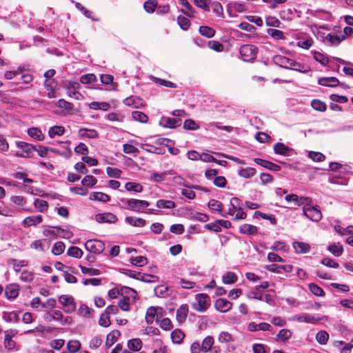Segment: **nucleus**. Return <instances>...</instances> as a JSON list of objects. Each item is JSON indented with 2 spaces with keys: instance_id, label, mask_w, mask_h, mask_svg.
<instances>
[{
  "instance_id": "f257e3e1",
  "label": "nucleus",
  "mask_w": 353,
  "mask_h": 353,
  "mask_svg": "<svg viewBox=\"0 0 353 353\" xmlns=\"http://www.w3.org/2000/svg\"><path fill=\"white\" fill-rule=\"evenodd\" d=\"M121 202L126 204L123 208L134 211L138 213L152 214L153 210L147 208L150 205V202L145 200L136 199H121Z\"/></svg>"
},
{
  "instance_id": "f03ea898",
  "label": "nucleus",
  "mask_w": 353,
  "mask_h": 353,
  "mask_svg": "<svg viewBox=\"0 0 353 353\" xmlns=\"http://www.w3.org/2000/svg\"><path fill=\"white\" fill-rule=\"evenodd\" d=\"M273 61L276 64L285 69H292L303 73H307L311 70L309 67L304 69L305 67L300 63L282 55H276L274 57Z\"/></svg>"
},
{
  "instance_id": "7ed1b4c3",
  "label": "nucleus",
  "mask_w": 353,
  "mask_h": 353,
  "mask_svg": "<svg viewBox=\"0 0 353 353\" xmlns=\"http://www.w3.org/2000/svg\"><path fill=\"white\" fill-rule=\"evenodd\" d=\"M196 303L192 304V307L200 312H204L210 305V298L207 294H197L195 296Z\"/></svg>"
},
{
  "instance_id": "20e7f679",
  "label": "nucleus",
  "mask_w": 353,
  "mask_h": 353,
  "mask_svg": "<svg viewBox=\"0 0 353 353\" xmlns=\"http://www.w3.org/2000/svg\"><path fill=\"white\" fill-rule=\"evenodd\" d=\"M257 52V47L251 44H244L239 50L240 55L245 61H251L255 59Z\"/></svg>"
},
{
  "instance_id": "39448f33",
  "label": "nucleus",
  "mask_w": 353,
  "mask_h": 353,
  "mask_svg": "<svg viewBox=\"0 0 353 353\" xmlns=\"http://www.w3.org/2000/svg\"><path fill=\"white\" fill-rule=\"evenodd\" d=\"M84 245L87 250L95 254H99L105 250V243L98 239L88 240Z\"/></svg>"
},
{
  "instance_id": "423d86ee",
  "label": "nucleus",
  "mask_w": 353,
  "mask_h": 353,
  "mask_svg": "<svg viewBox=\"0 0 353 353\" xmlns=\"http://www.w3.org/2000/svg\"><path fill=\"white\" fill-rule=\"evenodd\" d=\"M304 215L312 221L318 222L322 219V214L318 206L307 205L303 208Z\"/></svg>"
},
{
  "instance_id": "0eeeda50",
  "label": "nucleus",
  "mask_w": 353,
  "mask_h": 353,
  "mask_svg": "<svg viewBox=\"0 0 353 353\" xmlns=\"http://www.w3.org/2000/svg\"><path fill=\"white\" fill-rule=\"evenodd\" d=\"M58 301L64 307V312L70 314L76 310V303L72 296L61 295L59 296Z\"/></svg>"
},
{
  "instance_id": "6e6552de",
  "label": "nucleus",
  "mask_w": 353,
  "mask_h": 353,
  "mask_svg": "<svg viewBox=\"0 0 353 353\" xmlns=\"http://www.w3.org/2000/svg\"><path fill=\"white\" fill-rule=\"evenodd\" d=\"M63 87L67 90L68 97L74 98L77 100H79L82 97L81 94L77 91L81 88L79 83L77 81H65Z\"/></svg>"
},
{
  "instance_id": "1a4fd4ad",
  "label": "nucleus",
  "mask_w": 353,
  "mask_h": 353,
  "mask_svg": "<svg viewBox=\"0 0 353 353\" xmlns=\"http://www.w3.org/2000/svg\"><path fill=\"white\" fill-rule=\"evenodd\" d=\"M16 144H17V148L21 149L25 153V154H24L21 152H17L16 153V156L18 157L29 158L31 157L32 152L37 150V148L34 145L28 143L24 141H17L16 143Z\"/></svg>"
},
{
  "instance_id": "9d476101",
  "label": "nucleus",
  "mask_w": 353,
  "mask_h": 353,
  "mask_svg": "<svg viewBox=\"0 0 353 353\" xmlns=\"http://www.w3.org/2000/svg\"><path fill=\"white\" fill-rule=\"evenodd\" d=\"M180 119H174L167 117H162L159 121V125L163 128H175L181 125Z\"/></svg>"
},
{
  "instance_id": "9b49d317",
  "label": "nucleus",
  "mask_w": 353,
  "mask_h": 353,
  "mask_svg": "<svg viewBox=\"0 0 353 353\" xmlns=\"http://www.w3.org/2000/svg\"><path fill=\"white\" fill-rule=\"evenodd\" d=\"M120 293H121V296H122L123 299L130 300L132 303L135 302L137 300V291L131 288L121 285L120 286Z\"/></svg>"
},
{
  "instance_id": "f8f14e48",
  "label": "nucleus",
  "mask_w": 353,
  "mask_h": 353,
  "mask_svg": "<svg viewBox=\"0 0 353 353\" xmlns=\"http://www.w3.org/2000/svg\"><path fill=\"white\" fill-rule=\"evenodd\" d=\"M158 310L162 311L161 307H156L154 306H150L148 307L145 314V321L148 324H152L154 321L155 316H157V319H159V317L162 316V314H159L158 312Z\"/></svg>"
},
{
  "instance_id": "ddd939ff",
  "label": "nucleus",
  "mask_w": 353,
  "mask_h": 353,
  "mask_svg": "<svg viewBox=\"0 0 353 353\" xmlns=\"http://www.w3.org/2000/svg\"><path fill=\"white\" fill-rule=\"evenodd\" d=\"M95 219L98 223H113L117 221V216L111 212L99 213L95 216Z\"/></svg>"
},
{
  "instance_id": "4468645a",
  "label": "nucleus",
  "mask_w": 353,
  "mask_h": 353,
  "mask_svg": "<svg viewBox=\"0 0 353 353\" xmlns=\"http://www.w3.org/2000/svg\"><path fill=\"white\" fill-rule=\"evenodd\" d=\"M254 161L256 164H258L265 168H267L272 172H277V171L281 170L280 165H279L276 163H274L271 161L264 160V159H262L260 158H255L254 159Z\"/></svg>"
},
{
  "instance_id": "2eb2a0df",
  "label": "nucleus",
  "mask_w": 353,
  "mask_h": 353,
  "mask_svg": "<svg viewBox=\"0 0 353 353\" xmlns=\"http://www.w3.org/2000/svg\"><path fill=\"white\" fill-rule=\"evenodd\" d=\"M232 306V303L225 299H218L215 302L216 309L221 312H228Z\"/></svg>"
},
{
  "instance_id": "dca6fc26",
  "label": "nucleus",
  "mask_w": 353,
  "mask_h": 353,
  "mask_svg": "<svg viewBox=\"0 0 353 353\" xmlns=\"http://www.w3.org/2000/svg\"><path fill=\"white\" fill-rule=\"evenodd\" d=\"M318 83L323 86L334 88L340 84L339 80L334 77H321L318 80Z\"/></svg>"
},
{
  "instance_id": "f3484780",
  "label": "nucleus",
  "mask_w": 353,
  "mask_h": 353,
  "mask_svg": "<svg viewBox=\"0 0 353 353\" xmlns=\"http://www.w3.org/2000/svg\"><path fill=\"white\" fill-rule=\"evenodd\" d=\"M79 137L87 139H97L99 132L94 129L81 128L78 132Z\"/></svg>"
},
{
  "instance_id": "a211bd4d",
  "label": "nucleus",
  "mask_w": 353,
  "mask_h": 353,
  "mask_svg": "<svg viewBox=\"0 0 353 353\" xmlns=\"http://www.w3.org/2000/svg\"><path fill=\"white\" fill-rule=\"evenodd\" d=\"M324 318H325V316L318 317L310 314H302L296 316V319L299 322H304L312 324L316 323L319 321H321Z\"/></svg>"
},
{
  "instance_id": "6ab92c4d",
  "label": "nucleus",
  "mask_w": 353,
  "mask_h": 353,
  "mask_svg": "<svg viewBox=\"0 0 353 353\" xmlns=\"http://www.w3.org/2000/svg\"><path fill=\"white\" fill-rule=\"evenodd\" d=\"M19 288L18 285L11 284L5 289V294L8 299H14L19 295Z\"/></svg>"
},
{
  "instance_id": "aec40b11",
  "label": "nucleus",
  "mask_w": 353,
  "mask_h": 353,
  "mask_svg": "<svg viewBox=\"0 0 353 353\" xmlns=\"http://www.w3.org/2000/svg\"><path fill=\"white\" fill-rule=\"evenodd\" d=\"M239 232L247 235H256L258 233V228L255 225L245 223L240 226Z\"/></svg>"
},
{
  "instance_id": "412c9836",
  "label": "nucleus",
  "mask_w": 353,
  "mask_h": 353,
  "mask_svg": "<svg viewBox=\"0 0 353 353\" xmlns=\"http://www.w3.org/2000/svg\"><path fill=\"white\" fill-rule=\"evenodd\" d=\"M293 248L296 252L299 254L307 253L310 250V245L305 242L294 241Z\"/></svg>"
},
{
  "instance_id": "4be33fe9",
  "label": "nucleus",
  "mask_w": 353,
  "mask_h": 353,
  "mask_svg": "<svg viewBox=\"0 0 353 353\" xmlns=\"http://www.w3.org/2000/svg\"><path fill=\"white\" fill-rule=\"evenodd\" d=\"M188 314V305L187 304L181 305L176 311V319L179 323L185 321Z\"/></svg>"
},
{
  "instance_id": "5701e85b",
  "label": "nucleus",
  "mask_w": 353,
  "mask_h": 353,
  "mask_svg": "<svg viewBox=\"0 0 353 353\" xmlns=\"http://www.w3.org/2000/svg\"><path fill=\"white\" fill-rule=\"evenodd\" d=\"M125 221L127 223L134 227H143L146 224L145 219L135 216H126Z\"/></svg>"
},
{
  "instance_id": "b1692460",
  "label": "nucleus",
  "mask_w": 353,
  "mask_h": 353,
  "mask_svg": "<svg viewBox=\"0 0 353 353\" xmlns=\"http://www.w3.org/2000/svg\"><path fill=\"white\" fill-rule=\"evenodd\" d=\"M123 103L125 105L130 106L134 108H138L142 103L141 99L139 97L135 96H130L125 98L123 100Z\"/></svg>"
},
{
  "instance_id": "393cba45",
  "label": "nucleus",
  "mask_w": 353,
  "mask_h": 353,
  "mask_svg": "<svg viewBox=\"0 0 353 353\" xmlns=\"http://www.w3.org/2000/svg\"><path fill=\"white\" fill-rule=\"evenodd\" d=\"M274 151L276 154L285 156L292 151V149L279 142L274 145Z\"/></svg>"
},
{
  "instance_id": "a878e982",
  "label": "nucleus",
  "mask_w": 353,
  "mask_h": 353,
  "mask_svg": "<svg viewBox=\"0 0 353 353\" xmlns=\"http://www.w3.org/2000/svg\"><path fill=\"white\" fill-rule=\"evenodd\" d=\"M42 221L43 218L41 215L28 216L23 220V224L24 227L34 226Z\"/></svg>"
},
{
  "instance_id": "bb28decb",
  "label": "nucleus",
  "mask_w": 353,
  "mask_h": 353,
  "mask_svg": "<svg viewBox=\"0 0 353 353\" xmlns=\"http://www.w3.org/2000/svg\"><path fill=\"white\" fill-rule=\"evenodd\" d=\"M256 173V171L253 168H240L238 170V174L241 177H243L245 179H250L254 176Z\"/></svg>"
},
{
  "instance_id": "cd10ccee",
  "label": "nucleus",
  "mask_w": 353,
  "mask_h": 353,
  "mask_svg": "<svg viewBox=\"0 0 353 353\" xmlns=\"http://www.w3.org/2000/svg\"><path fill=\"white\" fill-rule=\"evenodd\" d=\"M238 277L234 272H227L222 276V281L224 284H233L237 281Z\"/></svg>"
},
{
  "instance_id": "c85d7f7f",
  "label": "nucleus",
  "mask_w": 353,
  "mask_h": 353,
  "mask_svg": "<svg viewBox=\"0 0 353 353\" xmlns=\"http://www.w3.org/2000/svg\"><path fill=\"white\" fill-rule=\"evenodd\" d=\"M214 343V338L212 336H206L202 342L201 350L206 353L209 352Z\"/></svg>"
},
{
  "instance_id": "c756f323",
  "label": "nucleus",
  "mask_w": 353,
  "mask_h": 353,
  "mask_svg": "<svg viewBox=\"0 0 353 353\" xmlns=\"http://www.w3.org/2000/svg\"><path fill=\"white\" fill-rule=\"evenodd\" d=\"M120 336V332L118 330H113L110 332L106 337L105 346L108 347H111L117 340Z\"/></svg>"
},
{
  "instance_id": "7c9ffc66",
  "label": "nucleus",
  "mask_w": 353,
  "mask_h": 353,
  "mask_svg": "<svg viewBox=\"0 0 353 353\" xmlns=\"http://www.w3.org/2000/svg\"><path fill=\"white\" fill-rule=\"evenodd\" d=\"M150 79L156 83L170 88H176L177 85L176 83L167 81L163 79H160L154 76H151Z\"/></svg>"
},
{
  "instance_id": "2f4dec72",
  "label": "nucleus",
  "mask_w": 353,
  "mask_h": 353,
  "mask_svg": "<svg viewBox=\"0 0 353 353\" xmlns=\"http://www.w3.org/2000/svg\"><path fill=\"white\" fill-rule=\"evenodd\" d=\"M90 199L106 203L110 201V196L103 192H92L90 196Z\"/></svg>"
},
{
  "instance_id": "473e14b6",
  "label": "nucleus",
  "mask_w": 353,
  "mask_h": 353,
  "mask_svg": "<svg viewBox=\"0 0 353 353\" xmlns=\"http://www.w3.org/2000/svg\"><path fill=\"white\" fill-rule=\"evenodd\" d=\"M157 208L173 209L176 207V204L171 200L159 199L156 203Z\"/></svg>"
},
{
  "instance_id": "72a5a7b5",
  "label": "nucleus",
  "mask_w": 353,
  "mask_h": 353,
  "mask_svg": "<svg viewBox=\"0 0 353 353\" xmlns=\"http://www.w3.org/2000/svg\"><path fill=\"white\" fill-rule=\"evenodd\" d=\"M127 191L134 192H142L143 188L141 184L134 182H128L125 185Z\"/></svg>"
},
{
  "instance_id": "f704fd0d",
  "label": "nucleus",
  "mask_w": 353,
  "mask_h": 353,
  "mask_svg": "<svg viewBox=\"0 0 353 353\" xmlns=\"http://www.w3.org/2000/svg\"><path fill=\"white\" fill-rule=\"evenodd\" d=\"M2 318L6 322H12L15 321L17 322L19 321V315L18 313L15 311H12L11 312H3Z\"/></svg>"
},
{
  "instance_id": "c9c22d12",
  "label": "nucleus",
  "mask_w": 353,
  "mask_h": 353,
  "mask_svg": "<svg viewBox=\"0 0 353 353\" xmlns=\"http://www.w3.org/2000/svg\"><path fill=\"white\" fill-rule=\"evenodd\" d=\"M28 134L30 137L38 141H41L45 137L41 131L37 128H29L28 130Z\"/></svg>"
},
{
  "instance_id": "e433bc0d",
  "label": "nucleus",
  "mask_w": 353,
  "mask_h": 353,
  "mask_svg": "<svg viewBox=\"0 0 353 353\" xmlns=\"http://www.w3.org/2000/svg\"><path fill=\"white\" fill-rule=\"evenodd\" d=\"M128 347L131 350L138 352L142 347V341L139 339H132L128 341Z\"/></svg>"
},
{
  "instance_id": "4c0bfd02",
  "label": "nucleus",
  "mask_w": 353,
  "mask_h": 353,
  "mask_svg": "<svg viewBox=\"0 0 353 353\" xmlns=\"http://www.w3.org/2000/svg\"><path fill=\"white\" fill-rule=\"evenodd\" d=\"M185 337L184 333L179 329H176L171 333V338L174 343H181Z\"/></svg>"
},
{
  "instance_id": "58836bf2",
  "label": "nucleus",
  "mask_w": 353,
  "mask_h": 353,
  "mask_svg": "<svg viewBox=\"0 0 353 353\" xmlns=\"http://www.w3.org/2000/svg\"><path fill=\"white\" fill-rule=\"evenodd\" d=\"M215 30L209 26H201L199 28V33L207 38L213 37L215 34Z\"/></svg>"
},
{
  "instance_id": "ea45409f",
  "label": "nucleus",
  "mask_w": 353,
  "mask_h": 353,
  "mask_svg": "<svg viewBox=\"0 0 353 353\" xmlns=\"http://www.w3.org/2000/svg\"><path fill=\"white\" fill-rule=\"evenodd\" d=\"M259 216L263 219L269 220L272 225H276V219L274 214H268L260 211H256L254 217L259 218Z\"/></svg>"
},
{
  "instance_id": "a19ab883",
  "label": "nucleus",
  "mask_w": 353,
  "mask_h": 353,
  "mask_svg": "<svg viewBox=\"0 0 353 353\" xmlns=\"http://www.w3.org/2000/svg\"><path fill=\"white\" fill-rule=\"evenodd\" d=\"M267 33L275 40L285 39L284 33L281 30L269 28L267 30Z\"/></svg>"
},
{
  "instance_id": "79ce46f5",
  "label": "nucleus",
  "mask_w": 353,
  "mask_h": 353,
  "mask_svg": "<svg viewBox=\"0 0 353 353\" xmlns=\"http://www.w3.org/2000/svg\"><path fill=\"white\" fill-rule=\"evenodd\" d=\"M65 128L61 125H54L51 127L48 131L50 137L53 138L54 136H61L64 134Z\"/></svg>"
},
{
  "instance_id": "37998d69",
  "label": "nucleus",
  "mask_w": 353,
  "mask_h": 353,
  "mask_svg": "<svg viewBox=\"0 0 353 353\" xmlns=\"http://www.w3.org/2000/svg\"><path fill=\"white\" fill-rule=\"evenodd\" d=\"M179 3L184 6L186 10L188 11H185L184 10H181V12L183 13L185 15L189 17H192V15L191 14H190L188 12H191L192 14V13H194L195 12V10L194 9L192 8V6L190 4V3L188 2V0H179Z\"/></svg>"
},
{
  "instance_id": "c03bdc74",
  "label": "nucleus",
  "mask_w": 353,
  "mask_h": 353,
  "mask_svg": "<svg viewBox=\"0 0 353 353\" xmlns=\"http://www.w3.org/2000/svg\"><path fill=\"white\" fill-rule=\"evenodd\" d=\"M328 250L335 256H339L342 254L343 248L339 243H333L329 245Z\"/></svg>"
},
{
  "instance_id": "a18cd8bd",
  "label": "nucleus",
  "mask_w": 353,
  "mask_h": 353,
  "mask_svg": "<svg viewBox=\"0 0 353 353\" xmlns=\"http://www.w3.org/2000/svg\"><path fill=\"white\" fill-rule=\"evenodd\" d=\"M130 262L133 265L141 267L148 263V259L143 256L131 257Z\"/></svg>"
},
{
  "instance_id": "49530a36",
  "label": "nucleus",
  "mask_w": 353,
  "mask_h": 353,
  "mask_svg": "<svg viewBox=\"0 0 353 353\" xmlns=\"http://www.w3.org/2000/svg\"><path fill=\"white\" fill-rule=\"evenodd\" d=\"M49 228L57 229V232L59 233L58 234L60 237L63 239H70L72 236L73 234L72 232L65 230L59 226H48Z\"/></svg>"
},
{
  "instance_id": "de8ad7c7",
  "label": "nucleus",
  "mask_w": 353,
  "mask_h": 353,
  "mask_svg": "<svg viewBox=\"0 0 353 353\" xmlns=\"http://www.w3.org/2000/svg\"><path fill=\"white\" fill-rule=\"evenodd\" d=\"M68 254L70 256L80 259L83 256V251L78 247L72 246L68 250Z\"/></svg>"
},
{
  "instance_id": "09e8293b",
  "label": "nucleus",
  "mask_w": 353,
  "mask_h": 353,
  "mask_svg": "<svg viewBox=\"0 0 353 353\" xmlns=\"http://www.w3.org/2000/svg\"><path fill=\"white\" fill-rule=\"evenodd\" d=\"M97 81V77L94 74H85L81 77L80 81L83 84H90L95 83Z\"/></svg>"
},
{
  "instance_id": "8fccbe9b",
  "label": "nucleus",
  "mask_w": 353,
  "mask_h": 353,
  "mask_svg": "<svg viewBox=\"0 0 353 353\" xmlns=\"http://www.w3.org/2000/svg\"><path fill=\"white\" fill-rule=\"evenodd\" d=\"M325 39L333 45H339L342 40L345 39V36L343 35L342 38H341L335 34L330 33L326 36Z\"/></svg>"
},
{
  "instance_id": "3c124183",
  "label": "nucleus",
  "mask_w": 353,
  "mask_h": 353,
  "mask_svg": "<svg viewBox=\"0 0 353 353\" xmlns=\"http://www.w3.org/2000/svg\"><path fill=\"white\" fill-rule=\"evenodd\" d=\"M177 23L180 28L183 30H187L190 26V21L183 16H179L177 18Z\"/></svg>"
},
{
  "instance_id": "603ef678",
  "label": "nucleus",
  "mask_w": 353,
  "mask_h": 353,
  "mask_svg": "<svg viewBox=\"0 0 353 353\" xmlns=\"http://www.w3.org/2000/svg\"><path fill=\"white\" fill-rule=\"evenodd\" d=\"M316 339L320 344L325 345L329 339V334L325 331H319L316 335Z\"/></svg>"
},
{
  "instance_id": "864d4df0",
  "label": "nucleus",
  "mask_w": 353,
  "mask_h": 353,
  "mask_svg": "<svg viewBox=\"0 0 353 353\" xmlns=\"http://www.w3.org/2000/svg\"><path fill=\"white\" fill-rule=\"evenodd\" d=\"M68 350L71 353H76L81 348V343L79 341H70L67 344Z\"/></svg>"
},
{
  "instance_id": "5fc2aeb1",
  "label": "nucleus",
  "mask_w": 353,
  "mask_h": 353,
  "mask_svg": "<svg viewBox=\"0 0 353 353\" xmlns=\"http://www.w3.org/2000/svg\"><path fill=\"white\" fill-rule=\"evenodd\" d=\"M132 118L141 123H147L148 117L143 112L139 111H134L132 114Z\"/></svg>"
},
{
  "instance_id": "6e6d98bb",
  "label": "nucleus",
  "mask_w": 353,
  "mask_h": 353,
  "mask_svg": "<svg viewBox=\"0 0 353 353\" xmlns=\"http://www.w3.org/2000/svg\"><path fill=\"white\" fill-rule=\"evenodd\" d=\"M97 183V179L92 175H86L82 180L81 183L84 186L92 187Z\"/></svg>"
},
{
  "instance_id": "4d7b16f0",
  "label": "nucleus",
  "mask_w": 353,
  "mask_h": 353,
  "mask_svg": "<svg viewBox=\"0 0 353 353\" xmlns=\"http://www.w3.org/2000/svg\"><path fill=\"white\" fill-rule=\"evenodd\" d=\"M334 229L337 233L341 235L353 234V226L350 225L347 228H343L341 225H335Z\"/></svg>"
},
{
  "instance_id": "13d9d810",
  "label": "nucleus",
  "mask_w": 353,
  "mask_h": 353,
  "mask_svg": "<svg viewBox=\"0 0 353 353\" xmlns=\"http://www.w3.org/2000/svg\"><path fill=\"white\" fill-rule=\"evenodd\" d=\"M309 289L316 296H323L325 295L323 290L315 283L309 284Z\"/></svg>"
},
{
  "instance_id": "bf43d9fd",
  "label": "nucleus",
  "mask_w": 353,
  "mask_h": 353,
  "mask_svg": "<svg viewBox=\"0 0 353 353\" xmlns=\"http://www.w3.org/2000/svg\"><path fill=\"white\" fill-rule=\"evenodd\" d=\"M208 207L213 210H216L218 212L223 213L222 210H223V205L221 202H220L217 200H215V199L210 200V201L208 202Z\"/></svg>"
},
{
  "instance_id": "052dcab7",
  "label": "nucleus",
  "mask_w": 353,
  "mask_h": 353,
  "mask_svg": "<svg viewBox=\"0 0 353 353\" xmlns=\"http://www.w3.org/2000/svg\"><path fill=\"white\" fill-rule=\"evenodd\" d=\"M56 106L60 108H64L67 111H71L73 109V104L70 102L66 101L65 100L61 99L56 103Z\"/></svg>"
},
{
  "instance_id": "680f3d73",
  "label": "nucleus",
  "mask_w": 353,
  "mask_h": 353,
  "mask_svg": "<svg viewBox=\"0 0 353 353\" xmlns=\"http://www.w3.org/2000/svg\"><path fill=\"white\" fill-rule=\"evenodd\" d=\"M311 105L314 110L318 111L324 112L326 110V104L319 99L312 100Z\"/></svg>"
},
{
  "instance_id": "e2e57ef3",
  "label": "nucleus",
  "mask_w": 353,
  "mask_h": 353,
  "mask_svg": "<svg viewBox=\"0 0 353 353\" xmlns=\"http://www.w3.org/2000/svg\"><path fill=\"white\" fill-rule=\"evenodd\" d=\"M308 157L312 159L314 161L321 162L325 159V157L323 154L319 152L310 151L308 153Z\"/></svg>"
},
{
  "instance_id": "0e129e2a",
  "label": "nucleus",
  "mask_w": 353,
  "mask_h": 353,
  "mask_svg": "<svg viewBox=\"0 0 353 353\" xmlns=\"http://www.w3.org/2000/svg\"><path fill=\"white\" fill-rule=\"evenodd\" d=\"M314 58L323 66L326 65L329 61L328 58L319 52H314Z\"/></svg>"
},
{
  "instance_id": "69168bd1",
  "label": "nucleus",
  "mask_w": 353,
  "mask_h": 353,
  "mask_svg": "<svg viewBox=\"0 0 353 353\" xmlns=\"http://www.w3.org/2000/svg\"><path fill=\"white\" fill-rule=\"evenodd\" d=\"M34 204L35 208L41 212H43L48 209V202L46 201L37 199H35Z\"/></svg>"
},
{
  "instance_id": "338daca9",
  "label": "nucleus",
  "mask_w": 353,
  "mask_h": 353,
  "mask_svg": "<svg viewBox=\"0 0 353 353\" xmlns=\"http://www.w3.org/2000/svg\"><path fill=\"white\" fill-rule=\"evenodd\" d=\"M64 250L65 244L61 241H59L54 243L52 252L54 255H59L64 252Z\"/></svg>"
},
{
  "instance_id": "774afa93",
  "label": "nucleus",
  "mask_w": 353,
  "mask_h": 353,
  "mask_svg": "<svg viewBox=\"0 0 353 353\" xmlns=\"http://www.w3.org/2000/svg\"><path fill=\"white\" fill-rule=\"evenodd\" d=\"M183 128L185 130H195L199 128V125L192 119H186L184 121Z\"/></svg>"
}]
</instances>
